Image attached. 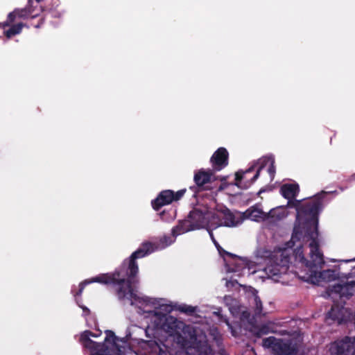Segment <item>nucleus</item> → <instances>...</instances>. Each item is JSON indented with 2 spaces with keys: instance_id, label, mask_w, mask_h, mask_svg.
<instances>
[{
  "instance_id": "nucleus-20",
  "label": "nucleus",
  "mask_w": 355,
  "mask_h": 355,
  "mask_svg": "<svg viewBox=\"0 0 355 355\" xmlns=\"http://www.w3.org/2000/svg\"><path fill=\"white\" fill-rule=\"evenodd\" d=\"M24 26L23 23L12 25L8 30L4 31V35L7 38H11L12 37L19 34L21 32Z\"/></svg>"
},
{
  "instance_id": "nucleus-12",
  "label": "nucleus",
  "mask_w": 355,
  "mask_h": 355,
  "mask_svg": "<svg viewBox=\"0 0 355 355\" xmlns=\"http://www.w3.org/2000/svg\"><path fill=\"white\" fill-rule=\"evenodd\" d=\"M211 225L214 229L220 226L234 227L236 225L235 217L230 211L211 214Z\"/></svg>"
},
{
  "instance_id": "nucleus-27",
  "label": "nucleus",
  "mask_w": 355,
  "mask_h": 355,
  "mask_svg": "<svg viewBox=\"0 0 355 355\" xmlns=\"http://www.w3.org/2000/svg\"><path fill=\"white\" fill-rule=\"evenodd\" d=\"M263 159H268L269 161L266 163V164L270 162V166L268 168V173L270 174V176L272 179L274 178V176H275V161L273 159H270L269 158H267V157H264Z\"/></svg>"
},
{
  "instance_id": "nucleus-17",
  "label": "nucleus",
  "mask_w": 355,
  "mask_h": 355,
  "mask_svg": "<svg viewBox=\"0 0 355 355\" xmlns=\"http://www.w3.org/2000/svg\"><path fill=\"white\" fill-rule=\"evenodd\" d=\"M194 230L193 227L191 225L189 218L187 220H180L178 224L173 227L172 229V234L173 236H177L181 234Z\"/></svg>"
},
{
  "instance_id": "nucleus-24",
  "label": "nucleus",
  "mask_w": 355,
  "mask_h": 355,
  "mask_svg": "<svg viewBox=\"0 0 355 355\" xmlns=\"http://www.w3.org/2000/svg\"><path fill=\"white\" fill-rule=\"evenodd\" d=\"M16 12L18 18L26 19L28 17H31V15H33V10H30V8L25 7L21 9H16Z\"/></svg>"
},
{
  "instance_id": "nucleus-28",
  "label": "nucleus",
  "mask_w": 355,
  "mask_h": 355,
  "mask_svg": "<svg viewBox=\"0 0 355 355\" xmlns=\"http://www.w3.org/2000/svg\"><path fill=\"white\" fill-rule=\"evenodd\" d=\"M33 0H28L27 8H30V10H33V15H31V18H35L40 15L41 10L37 9V8L36 6H33Z\"/></svg>"
},
{
  "instance_id": "nucleus-25",
  "label": "nucleus",
  "mask_w": 355,
  "mask_h": 355,
  "mask_svg": "<svg viewBox=\"0 0 355 355\" xmlns=\"http://www.w3.org/2000/svg\"><path fill=\"white\" fill-rule=\"evenodd\" d=\"M254 315L259 316L262 313L263 305L260 297L258 295H255L254 297Z\"/></svg>"
},
{
  "instance_id": "nucleus-19",
  "label": "nucleus",
  "mask_w": 355,
  "mask_h": 355,
  "mask_svg": "<svg viewBox=\"0 0 355 355\" xmlns=\"http://www.w3.org/2000/svg\"><path fill=\"white\" fill-rule=\"evenodd\" d=\"M341 311L342 309L338 305H333L327 313V318H331L334 321H338L340 323L343 320Z\"/></svg>"
},
{
  "instance_id": "nucleus-9",
  "label": "nucleus",
  "mask_w": 355,
  "mask_h": 355,
  "mask_svg": "<svg viewBox=\"0 0 355 355\" xmlns=\"http://www.w3.org/2000/svg\"><path fill=\"white\" fill-rule=\"evenodd\" d=\"M269 160L267 159H263L261 161V164L259 166L254 175L250 180L243 182L245 175L252 172L254 170V166L249 167L245 171L239 170L235 173V185L242 189H248L259 177L260 171L266 166V163Z\"/></svg>"
},
{
  "instance_id": "nucleus-3",
  "label": "nucleus",
  "mask_w": 355,
  "mask_h": 355,
  "mask_svg": "<svg viewBox=\"0 0 355 355\" xmlns=\"http://www.w3.org/2000/svg\"><path fill=\"white\" fill-rule=\"evenodd\" d=\"M318 234L313 239H305L299 242L293 250L296 259L305 265L311 272V277H314L318 281L331 282L336 279L337 275L334 270L320 271L324 264L322 253L319 250Z\"/></svg>"
},
{
  "instance_id": "nucleus-13",
  "label": "nucleus",
  "mask_w": 355,
  "mask_h": 355,
  "mask_svg": "<svg viewBox=\"0 0 355 355\" xmlns=\"http://www.w3.org/2000/svg\"><path fill=\"white\" fill-rule=\"evenodd\" d=\"M229 153L225 148H218L210 158V162L214 171H219L228 165Z\"/></svg>"
},
{
  "instance_id": "nucleus-30",
  "label": "nucleus",
  "mask_w": 355,
  "mask_h": 355,
  "mask_svg": "<svg viewBox=\"0 0 355 355\" xmlns=\"http://www.w3.org/2000/svg\"><path fill=\"white\" fill-rule=\"evenodd\" d=\"M221 312H222V309H221V308H219L217 309V311L214 312V314L218 318L220 321L224 322L227 325H230L228 319L226 317L223 316V314L221 313Z\"/></svg>"
},
{
  "instance_id": "nucleus-23",
  "label": "nucleus",
  "mask_w": 355,
  "mask_h": 355,
  "mask_svg": "<svg viewBox=\"0 0 355 355\" xmlns=\"http://www.w3.org/2000/svg\"><path fill=\"white\" fill-rule=\"evenodd\" d=\"M175 309L189 315H192L196 312V307L187 304H181L175 306Z\"/></svg>"
},
{
  "instance_id": "nucleus-6",
  "label": "nucleus",
  "mask_w": 355,
  "mask_h": 355,
  "mask_svg": "<svg viewBox=\"0 0 355 355\" xmlns=\"http://www.w3.org/2000/svg\"><path fill=\"white\" fill-rule=\"evenodd\" d=\"M90 336L97 337L98 335L89 330H86L81 334L80 340L83 346L89 349L91 355H109L108 347L104 343L92 340Z\"/></svg>"
},
{
  "instance_id": "nucleus-33",
  "label": "nucleus",
  "mask_w": 355,
  "mask_h": 355,
  "mask_svg": "<svg viewBox=\"0 0 355 355\" xmlns=\"http://www.w3.org/2000/svg\"><path fill=\"white\" fill-rule=\"evenodd\" d=\"M208 232H209V236L212 241V242L214 243V245L216 248H217V246L220 245V244L218 243V241L216 240L214 236V234H213V232H212V230H210L209 228H207Z\"/></svg>"
},
{
  "instance_id": "nucleus-5",
  "label": "nucleus",
  "mask_w": 355,
  "mask_h": 355,
  "mask_svg": "<svg viewBox=\"0 0 355 355\" xmlns=\"http://www.w3.org/2000/svg\"><path fill=\"white\" fill-rule=\"evenodd\" d=\"M212 169L200 168L194 172L193 181L195 185L190 187L193 192V196L201 191H210L214 188L213 183L217 180V178Z\"/></svg>"
},
{
  "instance_id": "nucleus-16",
  "label": "nucleus",
  "mask_w": 355,
  "mask_h": 355,
  "mask_svg": "<svg viewBox=\"0 0 355 355\" xmlns=\"http://www.w3.org/2000/svg\"><path fill=\"white\" fill-rule=\"evenodd\" d=\"M245 218L250 219L253 221L260 222L264 220L267 218V215L255 206L250 207L244 213Z\"/></svg>"
},
{
  "instance_id": "nucleus-15",
  "label": "nucleus",
  "mask_w": 355,
  "mask_h": 355,
  "mask_svg": "<svg viewBox=\"0 0 355 355\" xmlns=\"http://www.w3.org/2000/svg\"><path fill=\"white\" fill-rule=\"evenodd\" d=\"M352 285L355 284H352V281L344 284H338L333 286L331 291L339 294L342 297H345L347 299H349L354 294Z\"/></svg>"
},
{
  "instance_id": "nucleus-14",
  "label": "nucleus",
  "mask_w": 355,
  "mask_h": 355,
  "mask_svg": "<svg viewBox=\"0 0 355 355\" xmlns=\"http://www.w3.org/2000/svg\"><path fill=\"white\" fill-rule=\"evenodd\" d=\"M275 352L278 355H295L297 353V347L291 340L279 339Z\"/></svg>"
},
{
  "instance_id": "nucleus-11",
  "label": "nucleus",
  "mask_w": 355,
  "mask_h": 355,
  "mask_svg": "<svg viewBox=\"0 0 355 355\" xmlns=\"http://www.w3.org/2000/svg\"><path fill=\"white\" fill-rule=\"evenodd\" d=\"M209 218L210 214L207 210L202 211L199 209H193L188 215V218H189L194 230L208 226L209 223H211Z\"/></svg>"
},
{
  "instance_id": "nucleus-31",
  "label": "nucleus",
  "mask_w": 355,
  "mask_h": 355,
  "mask_svg": "<svg viewBox=\"0 0 355 355\" xmlns=\"http://www.w3.org/2000/svg\"><path fill=\"white\" fill-rule=\"evenodd\" d=\"M160 243L163 248L167 247L172 243V240L170 236H164L160 239Z\"/></svg>"
},
{
  "instance_id": "nucleus-32",
  "label": "nucleus",
  "mask_w": 355,
  "mask_h": 355,
  "mask_svg": "<svg viewBox=\"0 0 355 355\" xmlns=\"http://www.w3.org/2000/svg\"><path fill=\"white\" fill-rule=\"evenodd\" d=\"M16 17H17V15L16 12V9L14 10V11L10 12L8 15L7 20L11 24L14 22Z\"/></svg>"
},
{
  "instance_id": "nucleus-18",
  "label": "nucleus",
  "mask_w": 355,
  "mask_h": 355,
  "mask_svg": "<svg viewBox=\"0 0 355 355\" xmlns=\"http://www.w3.org/2000/svg\"><path fill=\"white\" fill-rule=\"evenodd\" d=\"M272 329L273 323L271 322H268L259 326H252V331L253 332L255 336L260 338L263 335H266L270 332H272Z\"/></svg>"
},
{
  "instance_id": "nucleus-22",
  "label": "nucleus",
  "mask_w": 355,
  "mask_h": 355,
  "mask_svg": "<svg viewBox=\"0 0 355 355\" xmlns=\"http://www.w3.org/2000/svg\"><path fill=\"white\" fill-rule=\"evenodd\" d=\"M279 339L274 336H270L263 340V346L266 348H272L274 352L276 350V346Z\"/></svg>"
},
{
  "instance_id": "nucleus-26",
  "label": "nucleus",
  "mask_w": 355,
  "mask_h": 355,
  "mask_svg": "<svg viewBox=\"0 0 355 355\" xmlns=\"http://www.w3.org/2000/svg\"><path fill=\"white\" fill-rule=\"evenodd\" d=\"M216 249H217L219 254L223 258L225 256H227L232 259H238L239 258V257L237 255L226 251L220 245L217 246Z\"/></svg>"
},
{
  "instance_id": "nucleus-35",
  "label": "nucleus",
  "mask_w": 355,
  "mask_h": 355,
  "mask_svg": "<svg viewBox=\"0 0 355 355\" xmlns=\"http://www.w3.org/2000/svg\"><path fill=\"white\" fill-rule=\"evenodd\" d=\"M10 23L8 20H6V21H5V22L0 23V28L5 29L6 27L10 26Z\"/></svg>"
},
{
  "instance_id": "nucleus-29",
  "label": "nucleus",
  "mask_w": 355,
  "mask_h": 355,
  "mask_svg": "<svg viewBox=\"0 0 355 355\" xmlns=\"http://www.w3.org/2000/svg\"><path fill=\"white\" fill-rule=\"evenodd\" d=\"M173 310V308L170 304H162L159 307V310L156 311H159L162 314H166L167 315L168 313H170Z\"/></svg>"
},
{
  "instance_id": "nucleus-8",
  "label": "nucleus",
  "mask_w": 355,
  "mask_h": 355,
  "mask_svg": "<svg viewBox=\"0 0 355 355\" xmlns=\"http://www.w3.org/2000/svg\"><path fill=\"white\" fill-rule=\"evenodd\" d=\"M330 355H355V340L346 336L330 344Z\"/></svg>"
},
{
  "instance_id": "nucleus-4",
  "label": "nucleus",
  "mask_w": 355,
  "mask_h": 355,
  "mask_svg": "<svg viewBox=\"0 0 355 355\" xmlns=\"http://www.w3.org/2000/svg\"><path fill=\"white\" fill-rule=\"evenodd\" d=\"M291 262L290 252L285 248L275 255V260L268 264L264 272L268 278L278 282L282 275L287 272Z\"/></svg>"
},
{
  "instance_id": "nucleus-36",
  "label": "nucleus",
  "mask_w": 355,
  "mask_h": 355,
  "mask_svg": "<svg viewBox=\"0 0 355 355\" xmlns=\"http://www.w3.org/2000/svg\"><path fill=\"white\" fill-rule=\"evenodd\" d=\"M352 284H355V280L354 281H352ZM353 286V290H354V292L355 293V285H352Z\"/></svg>"
},
{
  "instance_id": "nucleus-38",
  "label": "nucleus",
  "mask_w": 355,
  "mask_h": 355,
  "mask_svg": "<svg viewBox=\"0 0 355 355\" xmlns=\"http://www.w3.org/2000/svg\"><path fill=\"white\" fill-rule=\"evenodd\" d=\"M83 310H84V311H89V309H87V308H84V309H83Z\"/></svg>"
},
{
  "instance_id": "nucleus-7",
  "label": "nucleus",
  "mask_w": 355,
  "mask_h": 355,
  "mask_svg": "<svg viewBox=\"0 0 355 355\" xmlns=\"http://www.w3.org/2000/svg\"><path fill=\"white\" fill-rule=\"evenodd\" d=\"M185 192L186 189H181L177 192L172 190H164L158 194L155 200H152V207L155 211H158L163 206L169 205L173 201L179 200Z\"/></svg>"
},
{
  "instance_id": "nucleus-1",
  "label": "nucleus",
  "mask_w": 355,
  "mask_h": 355,
  "mask_svg": "<svg viewBox=\"0 0 355 355\" xmlns=\"http://www.w3.org/2000/svg\"><path fill=\"white\" fill-rule=\"evenodd\" d=\"M155 250V245L150 242H144L130 257L128 262L125 261L114 272L101 274L89 279H85L79 284L78 291L74 294L80 295L85 287L91 283H99L102 284H112L115 288V293L119 300L128 299L130 300V305H134V302L139 303H149L148 297H140L134 291L133 286L139 282L137 274L139 272L137 259H141L153 252Z\"/></svg>"
},
{
  "instance_id": "nucleus-2",
  "label": "nucleus",
  "mask_w": 355,
  "mask_h": 355,
  "mask_svg": "<svg viewBox=\"0 0 355 355\" xmlns=\"http://www.w3.org/2000/svg\"><path fill=\"white\" fill-rule=\"evenodd\" d=\"M300 192L297 184H284L280 188L282 196L288 200L287 206L296 209V222L291 241L288 243V248H293L296 241L305 239H313L318 235V216L322 209L323 198L327 192L322 191L312 199L302 203L295 200Z\"/></svg>"
},
{
  "instance_id": "nucleus-39",
  "label": "nucleus",
  "mask_w": 355,
  "mask_h": 355,
  "mask_svg": "<svg viewBox=\"0 0 355 355\" xmlns=\"http://www.w3.org/2000/svg\"><path fill=\"white\" fill-rule=\"evenodd\" d=\"M262 191H263V190L261 189L259 192V193H261Z\"/></svg>"
},
{
  "instance_id": "nucleus-10",
  "label": "nucleus",
  "mask_w": 355,
  "mask_h": 355,
  "mask_svg": "<svg viewBox=\"0 0 355 355\" xmlns=\"http://www.w3.org/2000/svg\"><path fill=\"white\" fill-rule=\"evenodd\" d=\"M154 315L159 320L158 324H159L160 327L165 331L171 334H174L178 333L179 330L181 329L180 322L176 318L162 314L159 311H155Z\"/></svg>"
},
{
  "instance_id": "nucleus-34",
  "label": "nucleus",
  "mask_w": 355,
  "mask_h": 355,
  "mask_svg": "<svg viewBox=\"0 0 355 355\" xmlns=\"http://www.w3.org/2000/svg\"><path fill=\"white\" fill-rule=\"evenodd\" d=\"M250 318V313L248 311H244L242 312L241 315V319L242 320H249Z\"/></svg>"
},
{
  "instance_id": "nucleus-21",
  "label": "nucleus",
  "mask_w": 355,
  "mask_h": 355,
  "mask_svg": "<svg viewBox=\"0 0 355 355\" xmlns=\"http://www.w3.org/2000/svg\"><path fill=\"white\" fill-rule=\"evenodd\" d=\"M105 334L106 337L105 338V342H110L112 339L113 346L117 350L118 353L120 354L122 350L121 347L116 343V341L119 340L118 337L116 336L115 334L112 330H106Z\"/></svg>"
},
{
  "instance_id": "nucleus-37",
  "label": "nucleus",
  "mask_w": 355,
  "mask_h": 355,
  "mask_svg": "<svg viewBox=\"0 0 355 355\" xmlns=\"http://www.w3.org/2000/svg\"><path fill=\"white\" fill-rule=\"evenodd\" d=\"M355 261V259H351V260H347L345 261L346 262H349V261Z\"/></svg>"
}]
</instances>
